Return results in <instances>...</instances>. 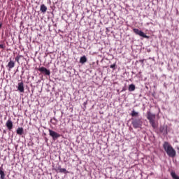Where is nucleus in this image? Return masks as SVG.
I'll return each mask as SVG.
<instances>
[{"label":"nucleus","instance_id":"14","mask_svg":"<svg viewBox=\"0 0 179 179\" xmlns=\"http://www.w3.org/2000/svg\"><path fill=\"white\" fill-rule=\"evenodd\" d=\"M17 135H23V128L22 127H19L17 131Z\"/></svg>","mask_w":179,"mask_h":179},{"label":"nucleus","instance_id":"3","mask_svg":"<svg viewBox=\"0 0 179 179\" xmlns=\"http://www.w3.org/2000/svg\"><path fill=\"white\" fill-rule=\"evenodd\" d=\"M131 124L133 126V128L135 129L138 128H141L142 127V120L141 119H132Z\"/></svg>","mask_w":179,"mask_h":179},{"label":"nucleus","instance_id":"5","mask_svg":"<svg viewBox=\"0 0 179 179\" xmlns=\"http://www.w3.org/2000/svg\"><path fill=\"white\" fill-rule=\"evenodd\" d=\"M133 31L137 36H140V37H143V38H149V36H148L143 31H142L138 29H134Z\"/></svg>","mask_w":179,"mask_h":179},{"label":"nucleus","instance_id":"21","mask_svg":"<svg viewBox=\"0 0 179 179\" xmlns=\"http://www.w3.org/2000/svg\"><path fill=\"white\" fill-rule=\"evenodd\" d=\"M0 48H1L2 50H5V48H6V46L5 45V44H0Z\"/></svg>","mask_w":179,"mask_h":179},{"label":"nucleus","instance_id":"18","mask_svg":"<svg viewBox=\"0 0 179 179\" xmlns=\"http://www.w3.org/2000/svg\"><path fill=\"white\" fill-rule=\"evenodd\" d=\"M131 115V117H138V115H139V113L132 110Z\"/></svg>","mask_w":179,"mask_h":179},{"label":"nucleus","instance_id":"23","mask_svg":"<svg viewBox=\"0 0 179 179\" xmlns=\"http://www.w3.org/2000/svg\"><path fill=\"white\" fill-rule=\"evenodd\" d=\"M143 59L140 60L139 62H141V64H143Z\"/></svg>","mask_w":179,"mask_h":179},{"label":"nucleus","instance_id":"24","mask_svg":"<svg viewBox=\"0 0 179 179\" xmlns=\"http://www.w3.org/2000/svg\"><path fill=\"white\" fill-rule=\"evenodd\" d=\"M2 27V23H0V29Z\"/></svg>","mask_w":179,"mask_h":179},{"label":"nucleus","instance_id":"17","mask_svg":"<svg viewBox=\"0 0 179 179\" xmlns=\"http://www.w3.org/2000/svg\"><path fill=\"white\" fill-rule=\"evenodd\" d=\"M135 90V85L131 84L129 85V92H134Z\"/></svg>","mask_w":179,"mask_h":179},{"label":"nucleus","instance_id":"19","mask_svg":"<svg viewBox=\"0 0 179 179\" xmlns=\"http://www.w3.org/2000/svg\"><path fill=\"white\" fill-rule=\"evenodd\" d=\"M0 176H1V179H5V172H3L2 169H0Z\"/></svg>","mask_w":179,"mask_h":179},{"label":"nucleus","instance_id":"16","mask_svg":"<svg viewBox=\"0 0 179 179\" xmlns=\"http://www.w3.org/2000/svg\"><path fill=\"white\" fill-rule=\"evenodd\" d=\"M171 176L172 177L173 179H179V176H177V174L176 173V172H171Z\"/></svg>","mask_w":179,"mask_h":179},{"label":"nucleus","instance_id":"6","mask_svg":"<svg viewBox=\"0 0 179 179\" xmlns=\"http://www.w3.org/2000/svg\"><path fill=\"white\" fill-rule=\"evenodd\" d=\"M49 135L52 136L53 139H58V138L61 137V135L51 129H49Z\"/></svg>","mask_w":179,"mask_h":179},{"label":"nucleus","instance_id":"10","mask_svg":"<svg viewBox=\"0 0 179 179\" xmlns=\"http://www.w3.org/2000/svg\"><path fill=\"white\" fill-rule=\"evenodd\" d=\"M7 66L9 68V71H10V69H12V68H15V62L10 60Z\"/></svg>","mask_w":179,"mask_h":179},{"label":"nucleus","instance_id":"11","mask_svg":"<svg viewBox=\"0 0 179 179\" xmlns=\"http://www.w3.org/2000/svg\"><path fill=\"white\" fill-rule=\"evenodd\" d=\"M40 10L42 12V13H45V12H47V6H45L44 4H42L41 6Z\"/></svg>","mask_w":179,"mask_h":179},{"label":"nucleus","instance_id":"4","mask_svg":"<svg viewBox=\"0 0 179 179\" xmlns=\"http://www.w3.org/2000/svg\"><path fill=\"white\" fill-rule=\"evenodd\" d=\"M38 71H39V72H41V73H43V75H44L45 76H50V75H51V71H50V70L47 69V68L44 66L39 67L38 69Z\"/></svg>","mask_w":179,"mask_h":179},{"label":"nucleus","instance_id":"8","mask_svg":"<svg viewBox=\"0 0 179 179\" xmlns=\"http://www.w3.org/2000/svg\"><path fill=\"white\" fill-rule=\"evenodd\" d=\"M17 90H19V92H20V93L24 92V84L22 83V81L18 83Z\"/></svg>","mask_w":179,"mask_h":179},{"label":"nucleus","instance_id":"15","mask_svg":"<svg viewBox=\"0 0 179 179\" xmlns=\"http://www.w3.org/2000/svg\"><path fill=\"white\" fill-rule=\"evenodd\" d=\"M59 171V173H64V174H66V173H68V171H66V169L64 168H58L57 169Z\"/></svg>","mask_w":179,"mask_h":179},{"label":"nucleus","instance_id":"20","mask_svg":"<svg viewBox=\"0 0 179 179\" xmlns=\"http://www.w3.org/2000/svg\"><path fill=\"white\" fill-rule=\"evenodd\" d=\"M22 55H17L16 57H15V61L19 64V61L20 59L22 58Z\"/></svg>","mask_w":179,"mask_h":179},{"label":"nucleus","instance_id":"2","mask_svg":"<svg viewBox=\"0 0 179 179\" xmlns=\"http://www.w3.org/2000/svg\"><path fill=\"white\" fill-rule=\"evenodd\" d=\"M147 118L150 122V124L152 125V128H155L156 127V123L155 122V120H156V115L150 112H148Z\"/></svg>","mask_w":179,"mask_h":179},{"label":"nucleus","instance_id":"9","mask_svg":"<svg viewBox=\"0 0 179 179\" xmlns=\"http://www.w3.org/2000/svg\"><path fill=\"white\" fill-rule=\"evenodd\" d=\"M6 126L7 127L8 131H11V129L13 128V122H12V120L10 119H9L6 122Z\"/></svg>","mask_w":179,"mask_h":179},{"label":"nucleus","instance_id":"7","mask_svg":"<svg viewBox=\"0 0 179 179\" xmlns=\"http://www.w3.org/2000/svg\"><path fill=\"white\" fill-rule=\"evenodd\" d=\"M167 125L164 124L163 126H161L159 128V131L163 135H167Z\"/></svg>","mask_w":179,"mask_h":179},{"label":"nucleus","instance_id":"1","mask_svg":"<svg viewBox=\"0 0 179 179\" xmlns=\"http://www.w3.org/2000/svg\"><path fill=\"white\" fill-rule=\"evenodd\" d=\"M163 147L169 157H176V150L168 142H165Z\"/></svg>","mask_w":179,"mask_h":179},{"label":"nucleus","instance_id":"25","mask_svg":"<svg viewBox=\"0 0 179 179\" xmlns=\"http://www.w3.org/2000/svg\"><path fill=\"white\" fill-rule=\"evenodd\" d=\"M10 1H12V0H10Z\"/></svg>","mask_w":179,"mask_h":179},{"label":"nucleus","instance_id":"22","mask_svg":"<svg viewBox=\"0 0 179 179\" xmlns=\"http://www.w3.org/2000/svg\"><path fill=\"white\" fill-rule=\"evenodd\" d=\"M110 68H111L112 69H115V64H111L110 66Z\"/></svg>","mask_w":179,"mask_h":179},{"label":"nucleus","instance_id":"12","mask_svg":"<svg viewBox=\"0 0 179 179\" xmlns=\"http://www.w3.org/2000/svg\"><path fill=\"white\" fill-rule=\"evenodd\" d=\"M85 62H87V58H86V56L81 57L80 59V63L85 64Z\"/></svg>","mask_w":179,"mask_h":179},{"label":"nucleus","instance_id":"13","mask_svg":"<svg viewBox=\"0 0 179 179\" xmlns=\"http://www.w3.org/2000/svg\"><path fill=\"white\" fill-rule=\"evenodd\" d=\"M50 122L52 124V125H57V124H58V120H57L55 117H53L50 120Z\"/></svg>","mask_w":179,"mask_h":179}]
</instances>
